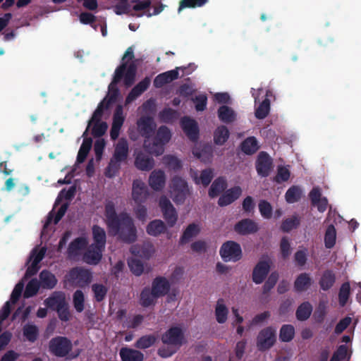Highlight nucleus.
<instances>
[{"label":"nucleus","mask_w":361,"mask_h":361,"mask_svg":"<svg viewBox=\"0 0 361 361\" xmlns=\"http://www.w3.org/2000/svg\"><path fill=\"white\" fill-rule=\"evenodd\" d=\"M302 191L298 186H291L286 192L285 198L288 203H295L300 200Z\"/></svg>","instance_id":"obj_52"},{"label":"nucleus","mask_w":361,"mask_h":361,"mask_svg":"<svg viewBox=\"0 0 361 361\" xmlns=\"http://www.w3.org/2000/svg\"><path fill=\"white\" fill-rule=\"evenodd\" d=\"M350 286L349 282H345L343 283L338 293V302L339 305L341 307H344L350 297Z\"/></svg>","instance_id":"obj_53"},{"label":"nucleus","mask_w":361,"mask_h":361,"mask_svg":"<svg viewBox=\"0 0 361 361\" xmlns=\"http://www.w3.org/2000/svg\"><path fill=\"white\" fill-rule=\"evenodd\" d=\"M300 224V219L298 215H293L290 218L286 219L281 225V230L284 233H288L293 228H296Z\"/></svg>","instance_id":"obj_44"},{"label":"nucleus","mask_w":361,"mask_h":361,"mask_svg":"<svg viewBox=\"0 0 361 361\" xmlns=\"http://www.w3.org/2000/svg\"><path fill=\"white\" fill-rule=\"evenodd\" d=\"M149 195L148 188L142 180L136 179L133 183L132 196L137 204L145 202Z\"/></svg>","instance_id":"obj_16"},{"label":"nucleus","mask_w":361,"mask_h":361,"mask_svg":"<svg viewBox=\"0 0 361 361\" xmlns=\"http://www.w3.org/2000/svg\"><path fill=\"white\" fill-rule=\"evenodd\" d=\"M189 193L187 182L179 176H174L171 183V195L173 202L183 204Z\"/></svg>","instance_id":"obj_6"},{"label":"nucleus","mask_w":361,"mask_h":361,"mask_svg":"<svg viewBox=\"0 0 361 361\" xmlns=\"http://www.w3.org/2000/svg\"><path fill=\"white\" fill-rule=\"evenodd\" d=\"M159 205L166 224L169 227H173L178 219V213L176 208L166 196L160 197Z\"/></svg>","instance_id":"obj_11"},{"label":"nucleus","mask_w":361,"mask_h":361,"mask_svg":"<svg viewBox=\"0 0 361 361\" xmlns=\"http://www.w3.org/2000/svg\"><path fill=\"white\" fill-rule=\"evenodd\" d=\"M223 299H219L215 309L216 319L218 323L224 324L227 320L228 310L223 303Z\"/></svg>","instance_id":"obj_42"},{"label":"nucleus","mask_w":361,"mask_h":361,"mask_svg":"<svg viewBox=\"0 0 361 361\" xmlns=\"http://www.w3.org/2000/svg\"><path fill=\"white\" fill-rule=\"evenodd\" d=\"M178 114L177 111L171 108H164L159 114L160 120L164 123H171L178 118Z\"/></svg>","instance_id":"obj_49"},{"label":"nucleus","mask_w":361,"mask_h":361,"mask_svg":"<svg viewBox=\"0 0 361 361\" xmlns=\"http://www.w3.org/2000/svg\"><path fill=\"white\" fill-rule=\"evenodd\" d=\"M312 283V279L307 273H302L299 274L295 282L294 288L297 292H303L306 290Z\"/></svg>","instance_id":"obj_33"},{"label":"nucleus","mask_w":361,"mask_h":361,"mask_svg":"<svg viewBox=\"0 0 361 361\" xmlns=\"http://www.w3.org/2000/svg\"><path fill=\"white\" fill-rule=\"evenodd\" d=\"M94 243L100 247H104L106 242V235L104 229L98 225H94L92 228Z\"/></svg>","instance_id":"obj_35"},{"label":"nucleus","mask_w":361,"mask_h":361,"mask_svg":"<svg viewBox=\"0 0 361 361\" xmlns=\"http://www.w3.org/2000/svg\"><path fill=\"white\" fill-rule=\"evenodd\" d=\"M336 231L333 224H330L326 228L324 235V245L328 249L332 248L336 244Z\"/></svg>","instance_id":"obj_43"},{"label":"nucleus","mask_w":361,"mask_h":361,"mask_svg":"<svg viewBox=\"0 0 361 361\" xmlns=\"http://www.w3.org/2000/svg\"><path fill=\"white\" fill-rule=\"evenodd\" d=\"M131 252L135 256L149 259L154 252L153 245L149 243L142 245H136L131 248Z\"/></svg>","instance_id":"obj_34"},{"label":"nucleus","mask_w":361,"mask_h":361,"mask_svg":"<svg viewBox=\"0 0 361 361\" xmlns=\"http://www.w3.org/2000/svg\"><path fill=\"white\" fill-rule=\"evenodd\" d=\"M76 193V186L75 185L71 186L67 190L63 189L59 194V196L56 200L55 204H58L61 198L66 200H71Z\"/></svg>","instance_id":"obj_63"},{"label":"nucleus","mask_w":361,"mask_h":361,"mask_svg":"<svg viewBox=\"0 0 361 361\" xmlns=\"http://www.w3.org/2000/svg\"><path fill=\"white\" fill-rule=\"evenodd\" d=\"M279 279V274L276 271L272 272L268 277L267 280L265 281L263 287L262 292L263 294H267L269 291L275 286L277 281Z\"/></svg>","instance_id":"obj_60"},{"label":"nucleus","mask_w":361,"mask_h":361,"mask_svg":"<svg viewBox=\"0 0 361 361\" xmlns=\"http://www.w3.org/2000/svg\"><path fill=\"white\" fill-rule=\"evenodd\" d=\"M128 266L130 271L136 276H140L144 271L142 262L137 259H131L128 262Z\"/></svg>","instance_id":"obj_64"},{"label":"nucleus","mask_w":361,"mask_h":361,"mask_svg":"<svg viewBox=\"0 0 361 361\" xmlns=\"http://www.w3.org/2000/svg\"><path fill=\"white\" fill-rule=\"evenodd\" d=\"M122 361H143L142 352L128 348H122L119 353Z\"/></svg>","instance_id":"obj_28"},{"label":"nucleus","mask_w":361,"mask_h":361,"mask_svg":"<svg viewBox=\"0 0 361 361\" xmlns=\"http://www.w3.org/2000/svg\"><path fill=\"white\" fill-rule=\"evenodd\" d=\"M273 161L266 152H260L257 156L255 167L259 176L267 177L272 168Z\"/></svg>","instance_id":"obj_12"},{"label":"nucleus","mask_w":361,"mask_h":361,"mask_svg":"<svg viewBox=\"0 0 361 361\" xmlns=\"http://www.w3.org/2000/svg\"><path fill=\"white\" fill-rule=\"evenodd\" d=\"M157 341L154 334H148L141 336L137 340L134 346L137 349H146L153 346Z\"/></svg>","instance_id":"obj_39"},{"label":"nucleus","mask_w":361,"mask_h":361,"mask_svg":"<svg viewBox=\"0 0 361 361\" xmlns=\"http://www.w3.org/2000/svg\"><path fill=\"white\" fill-rule=\"evenodd\" d=\"M73 305L78 312H81L84 310L85 297L82 290H77L73 293Z\"/></svg>","instance_id":"obj_57"},{"label":"nucleus","mask_w":361,"mask_h":361,"mask_svg":"<svg viewBox=\"0 0 361 361\" xmlns=\"http://www.w3.org/2000/svg\"><path fill=\"white\" fill-rule=\"evenodd\" d=\"M227 188V181L224 177L216 178L212 183L209 190V196L214 198L219 195Z\"/></svg>","instance_id":"obj_29"},{"label":"nucleus","mask_w":361,"mask_h":361,"mask_svg":"<svg viewBox=\"0 0 361 361\" xmlns=\"http://www.w3.org/2000/svg\"><path fill=\"white\" fill-rule=\"evenodd\" d=\"M23 334L27 341L34 343L39 336V329L35 324H27L23 328Z\"/></svg>","instance_id":"obj_41"},{"label":"nucleus","mask_w":361,"mask_h":361,"mask_svg":"<svg viewBox=\"0 0 361 361\" xmlns=\"http://www.w3.org/2000/svg\"><path fill=\"white\" fill-rule=\"evenodd\" d=\"M86 240L83 238H77L68 245L67 253L68 257L71 258L79 255L80 251L86 246Z\"/></svg>","instance_id":"obj_37"},{"label":"nucleus","mask_w":361,"mask_h":361,"mask_svg":"<svg viewBox=\"0 0 361 361\" xmlns=\"http://www.w3.org/2000/svg\"><path fill=\"white\" fill-rule=\"evenodd\" d=\"M259 210L264 219H269L272 216V207L271 204L267 200H260L258 204Z\"/></svg>","instance_id":"obj_61"},{"label":"nucleus","mask_w":361,"mask_h":361,"mask_svg":"<svg viewBox=\"0 0 361 361\" xmlns=\"http://www.w3.org/2000/svg\"><path fill=\"white\" fill-rule=\"evenodd\" d=\"M171 285L169 281L164 276L156 277L152 283L153 294L157 298H160L168 294Z\"/></svg>","instance_id":"obj_19"},{"label":"nucleus","mask_w":361,"mask_h":361,"mask_svg":"<svg viewBox=\"0 0 361 361\" xmlns=\"http://www.w3.org/2000/svg\"><path fill=\"white\" fill-rule=\"evenodd\" d=\"M234 231L240 235L254 234L259 231L258 224L251 219H243L234 226Z\"/></svg>","instance_id":"obj_17"},{"label":"nucleus","mask_w":361,"mask_h":361,"mask_svg":"<svg viewBox=\"0 0 361 361\" xmlns=\"http://www.w3.org/2000/svg\"><path fill=\"white\" fill-rule=\"evenodd\" d=\"M104 247H100L95 245H91L83 255L84 261L89 264L96 265L99 264L102 257Z\"/></svg>","instance_id":"obj_21"},{"label":"nucleus","mask_w":361,"mask_h":361,"mask_svg":"<svg viewBox=\"0 0 361 361\" xmlns=\"http://www.w3.org/2000/svg\"><path fill=\"white\" fill-rule=\"evenodd\" d=\"M123 161L111 158L108 166L105 169L104 174L107 178H114L116 176L121 169V165Z\"/></svg>","instance_id":"obj_47"},{"label":"nucleus","mask_w":361,"mask_h":361,"mask_svg":"<svg viewBox=\"0 0 361 361\" xmlns=\"http://www.w3.org/2000/svg\"><path fill=\"white\" fill-rule=\"evenodd\" d=\"M150 154L148 152L147 153L142 151L137 152L135 159V167L139 170L145 171L152 169L154 166V160Z\"/></svg>","instance_id":"obj_18"},{"label":"nucleus","mask_w":361,"mask_h":361,"mask_svg":"<svg viewBox=\"0 0 361 361\" xmlns=\"http://www.w3.org/2000/svg\"><path fill=\"white\" fill-rule=\"evenodd\" d=\"M229 135L230 133L226 126H218L214 133V142L217 145H223L228 140Z\"/></svg>","instance_id":"obj_38"},{"label":"nucleus","mask_w":361,"mask_h":361,"mask_svg":"<svg viewBox=\"0 0 361 361\" xmlns=\"http://www.w3.org/2000/svg\"><path fill=\"white\" fill-rule=\"evenodd\" d=\"M164 344L180 348L185 342L184 332L179 326H171L161 336Z\"/></svg>","instance_id":"obj_10"},{"label":"nucleus","mask_w":361,"mask_h":361,"mask_svg":"<svg viewBox=\"0 0 361 361\" xmlns=\"http://www.w3.org/2000/svg\"><path fill=\"white\" fill-rule=\"evenodd\" d=\"M270 271L269 260H259L253 269L252 279L256 284L262 283Z\"/></svg>","instance_id":"obj_15"},{"label":"nucleus","mask_w":361,"mask_h":361,"mask_svg":"<svg viewBox=\"0 0 361 361\" xmlns=\"http://www.w3.org/2000/svg\"><path fill=\"white\" fill-rule=\"evenodd\" d=\"M40 286V283L37 279H31L25 287L24 298H29L35 296L38 293Z\"/></svg>","instance_id":"obj_54"},{"label":"nucleus","mask_w":361,"mask_h":361,"mask_svg":"<svg viewBox=\"0 0 361 361\" xmlns=\"http://www.w3.org/2000/svg\"><path fill=\"white\" fill-rule=\"evenodd\" d=\"M39 276L40 286L44 289H53L58 281L55 275L46 269L42 270Z\"/></svg>","instance_id":"obj_26"},{"label":"nucleus","mask_w":361,"mask_h":361,"mask_svg":"<svg viewBox=\"0 0 361 361\" xmlns=\"http://www.w3.org/2000/svg\"><path fill=\"white\" fill-rule=\"evenodd\" d=\"M147 233L152 236H158L165 233L166 226L165 224L159 219H155L149 223L146 228Z\"/></svg>","instance_id":"obj_36"},{"label":"nucleus","mask_w":361,"mask_h":361,"mask_svg":"<svg viewBox=\"0 0 361 361\" xmlns=\"http://www.w3.org/2000/svg\"><path fill=\"white\" fill-rule=\"evenodd\" d=\"M276 342V330L272 326L262 329L257 336L256 345L261 352L272 348Z\"/></svg>","instance_id":"obj_5"},{"label":"nucleus","mask_w":361,"mask_h":361,"mask_svg":"<svg viewBox=\"0 0 361 361\" xmlns=\"http://www.w3.org/2000/svg\"><path fill=\"white\" fill-rule=\"evenodd\" d=\"M312 306L309 302H303L296 310L295 316L299 321H305L310 317Z\"/></svg>","instance_id":"obj_40"},{"label":"nucleus","mask_w":361,"mask_h":361,"mask_svg":"<svg viewBox=\"0 0 361 361\" xmlns=\"http://www.w3.org/2000/svg\"><path fill=\"white\" fill-rule=\"evenodd\" d=\"M171 138V133L166 126H160L153 140H145L143 142L144 149L149 154L159 156L164 151V146L169 142Z\"/></svg>","instance_id":"obj_3"},{"label":"nucleus","mask_w":361,"mask_h":361,"mask_svg":"<svg viewBox=\"0 0 361 361\" xmlns=\"http://www.w3.org/2000/svg\"><path fill=\"white\" fill-rule=\"evenodd\" d=\"M88 128L83 133L82 137H84L83 142L79 149L77 155V162L81 164L85 161L90 150L91 149L92 145V140L91 137H86L87 135Z\"/></svg>","instance_id":"obj_25"},{"label":"nucleus","mask_w":361,"mask_h":361,"mask_svg":"<svg viewBox=\"0 0 361 361\" xmlns=\"http://www.w3.org/2000/svg\"><path fill=\"white\" fill-rule=\"evenodd\" d=\"M104 214L109 234L117 236L126 243H133L137 240V229L132 217L125 212L117 214L112 201L105 204Z\"/></svg>","instance_id":"obj_1"},{"label":"nucleus","mask_w":361,"mask_h":361,"mask_svg":"<svg viewBox=\"0 0 361 361\" xmlns=\"http://www.w3.org/2000/svg\"><path fill=\"white\" fill-rule=\"evenodd\" d=\"M208 0H181L179 3L178 11L185 8H196L204 6Z\"/></svg>","instance_id":"obj_62"},{"label":"nucleus","mask_w":361,"mask_h":361,"mask_svg":"<svg viewBox=\"0 0 361 361\" xmlns=\"http://www.w3.org/2000/svg\"><path fill=\"white\" fill-rule=\"evenodd\" d=\"M242 190L239 186L233 187L224 192L219 198L218 204L220 207H226L231 204L241 195Z\"/></svg>","instance_id":"obj_20"},{"label":"nucleus","mask_w":361,"mask_h":361,"mask_svg":"<svg viewBox=\"0 0 361 361\" xmlns=\"http://www.w3.org/2000/svg\"><path fill=\"white\" fill-rule=\"evenodd\" d=\"M180 126L186 136L192 142L199 138V128L195 120L184 116L180 120Z\"/></svg>","instance_id":"obj_14"},{"label":"nucleus","mask_w":361,"mask_h":361,"mask_svg":"<svg viewBox=\"0 0 361 361\" xmlns=\"http://www.w3.org/2000/svg\"><path fill=\"white\" fill-rule=\"evenodd\" d=\"M71 341L66 336H57L49 342V351L58 357H64L72 350Z\"/></svg>","instance_id":"obj_4"},{"label":"nucleus","mask_w":361,"mask_h":361,"mask_svg":"<svg viewBox=\"0 0 361 361\" xmlns=\"http://www.w3.org/2000/svg\"><path fill=\"white\" fill-rule=\"evenodd\" d=\"M178 69H181L185 71V74H190L195 68L190 64L188 67H177L173 70L169 71L157 75L154 80L153 84L156 88H161L164 85H166L179 77Z\"/></svg>","instance_id":"obj_8"},{"label":"nucleus","mask_w":361,"mask_h":361,"mask_svg":"<svg viewBox=\"0 0 361 361\" xmlns=\"http://www.w3.org/2000/svg\"><path fill=\"white\" fill-rule=\"evenodd\" d=\"M162 162L170 170L176 171L182 168L181 161L173 155H165Z\"/></svg>","instance_id":"obj_51"},{"label":"nucleus","mask_w":361,"mask_h":361,"mask_svg":"<svg viewBox=\"0 0 361 361\" xmlns=\"http://www.w3.org/2000/svg\"><path fill=\"white\" fill-rule=\"evenodd\" d=\"M137 130L145 140H150L154 133L156 124L150 116H141L137 121Z\"/></svg>","instance_id":"obj_13"},{"label":"nucleus","mask_w":361,"mask_h":361,"mask_svg":"<svg viewBox=\"0 0 361 361\" xmlns=\"http://www.w3.org/2000/svg\"><path fill=\"white\" fill-rule=\"evenodd\" d=\"M67 280L77 286L84 288L90 283L92 274L89 269L80 267L72 268L66 275Z\"/></svg>","instance_id":"obj_7"},{"label":"nucleus","mask_w":361,"mask_h":361,"mask_svg":"<svg viewBox=\"0 0 361 361\" xmlns=\"http://www.w3.org/2000/svg\"><path fill=\"white\" fill-rule=\"evenodd\" d=\"M270 111V101L269 99H264L255 110V117L258 119H264L269 114Z\"/></svg>","instance_id":"obj_55"},{"label":"nucleus","mask_w":361,"mask_h":361,"mask_svg":"<svg viewBox=\"0 0 361 361\" xmlns=\"http://www.w3.org/2000/svg\"><path fill=\"white\" fill-rule=\"evenodd\" d=\"M336 274L332 270L324 271L319 281L320 288L324 291L330 290L336 283Z\"/></svg>","instance_id":"obj_27"},{"label":"nucleus","mask_w":361,"mask_h":361,"mask_svg":"<svg viewBox=\"0 0 361 361\" xmlns=\"http://www.w3.org/2000/svg\"><path fill=\"white\" fill-rule=\"evenodd\" d=\"M166 176L161 170L153 171L149 177V185L155 191H160L165 185Z\"/></svg>","instance_id":"obj_24"},{"label":"nucleus","mask_w":361,"mask_h":361,"mask_svg":"<svg viewBox=\"0 0 361 361\" xmlns=\"http://www.w3.org/2000/svg\"><path fill=\"white\" fill-rule=\"evenodd\" d=\"M199 232L200 229L195 224H189L183 231L180 239V243L181 244L187 243L192 237L196 236Z\"/></svg>","instance_id":"obj_45"},{"label":"nucleus","mask_w":361,"mask_h":361,"mask_svg":"<svg viewBox=\"0 0 361 361\" xmlns=\"http://www.w3.org/2000/svg\"><path fill=\"white\" fill-rule=\"evenodd\" d=\"M109 107V102L105 99L102 100L97 106V109L94 111L91 121H100L102 116H103L104 111L108 109Z\"/></svg>","instance_id":"obj_58"},{"label":"nucleus","mask_w":361,"mask_h":361,"mask_svg":"<svg viewBox=\"0 0 361 361\" xmlns=\"http://www.w3.org/2000/svg\"><path fill=\"white\" fill-rule=\"evenodd\" d=\"M137 72V66L134 62L127 66L126 62L121 63L115 70L111 82L109 85V90L114 92V95L118 93L117 84L123 78V82L126 87H130L135 82Z\"/></svg>","instance_id":"obj_2"},{"label":"nucleus","mask_w":361,"mask_h":361,"mask_svg":"<svg viewBox=\"0 0 361 361\" xmlns=\"http://www.w3.org/2000/svg\"><path fill=\"white\" fill-rule=\"evenodd\" d=\"M156 298H157L154 295L152 289L145 288L140 293V304L142 306L147 307L154 304Z\"/></svg>","instance_id":"obj_50"},{"label":"nucleus","mask_w":361,"mask_h":361,"mask_svg":"<svg viewBox=\"0 0 361 361\" xmlns=\"http://www.w3.org/2000/svg\"><path fill=\"white\" fill-rule=\"evenodd\" d=\"M68 207H69V203L66 202V203H63L60 207V208L59 209V210L57 211L56 214H54L53 210L51 211L47 216V219L46 223L44 224V227L47 228L52 222L54 224H57L61 221V219L63 218V216L65 215L66 211L68 209Z\"/></svg>","instance_id":"obj_31"},{"label":"nucleus","mask_w":361,"mask_h":361,"mask_svg":"<svg viewBox=\"0 0 361 361\" xmlns=\"http://www.w3.org/2000/svg\"><path fill=\"white\" fill-rule=\"evenodd\" d=\"M295 336V329L291 324H283L280 329L279 339L282 342H290Z\"/></svg>","instance_id":"obj_46"},{"label":"nucleus","mask_w":361,"mask_h":361,"mask_svg":"<svg viewBox=\"0 0 361 361\" xmlns=\"http://www.w3.org/2000/svg\"><path fill=\"white\" fill-rule=\"evenodd\" d=\"M259 148L257 140L254 136L245 139L240 144V149L243 152L247 155L255 154Z\"/></svg>","instance_id":"obj_32"},{"label":"nucleus","mask_w":361,"mask_h":361,"mask_svg":"<svg viewBox=\"0 0 361 361\" xmlns=\"http://www.w3.org/2000/svg\"><path fill=\"white\" fill-rule=\"evenodd\" d=\"M219 253L224 262H237L242 257L240 245L238 243L231 240L223 243Z\"/></svg>","instance_id":"obj_9"},{"label":"nucleus","mask_w":361,"mask_h":361,"mask_svg":"<svg viewBox=\"0 0 361 361\" xmlns=\"http://www.w3.org/2000/svg\"><path fill=\"white\" fill-rule=\"evenodd\" d=\"M151 83V79L149 77H145L141 81H140L137 85H135L130 92L128 93L126 97V102L129 103L139 96H140L144 92H145L148 87H149Z\"/></svg>","instance_id":"obj_22"},{"label":"nucleus","mask_w":361,"mask_h":361,"mask_svg":"<svg viewBox=\"0 0 361 361\" xmlns=\"http://www.w3.org/2000/svg\"><path fill=\"white\" fill-rule=\"evenodd\" d=\"M218 117L224 123H231L236 118V114L233 109L228 106H221L218 109Z\"/></svg>","instance_id":"obj_30"},{"label":"nucleus","mask_w":361,"mask_h":361,"mask_svg":"<svg viewBox=\"0 0 361 361\" xmlns=\"http://www.w3.org/2000/svg\"><path fill=\"white\" fill-rule=\"evenodd\" d=\"M64 298L59 295H51L44 300V305L52 310H56L62 304H64Z\"/></svg>","instance_id":"obj_59"},{"label":"nucleus","mask_w":361,"mask_h":361,"mask_svg":"<svg viewBox=\"0 0 361 361\" xmlns=\"http://www.w3.org/2000/svg\"><path fill=\"white\" fill-rule=\"evenodd\" d=\"M92 290L94 293V298L98 302L103 301L107 294L108 288L102 283H94L92 285Z\"/></svg>","instance_id":"obj_48"},{"label":"nucleus","mask_w":361,"mask_h":361,"mask_svg":"<svg viewBox=\"0 0 361 361\" xmlns=\"http://www.w3.org/2000/svg\"><path fill=\"white\" fill-rule=\"evenodd\" d=\"M90 121L89 122L88 126L87 128H89L90 125ZM94 123V126L92 129V134L94 137H99L104 135L107 130L108 126L106 122H100V121H93Z\"/></svg>","instance_id":"obj_56"},{"label":"nucleus","mask_w":361,"mask_h":361,"mask_svg":"<svg viewBox=\"0 0 361 361\" xmlns=\"http://www.w3.org/2000/svg\"><path fill=\"white\" fill-rule=\"evenodd\" d=\"M129 154L128 142L126 138L121 137L115 146L112 157L121 161H126Z\"/></svg>","instance_id":"obj_23"}]
</instances>
